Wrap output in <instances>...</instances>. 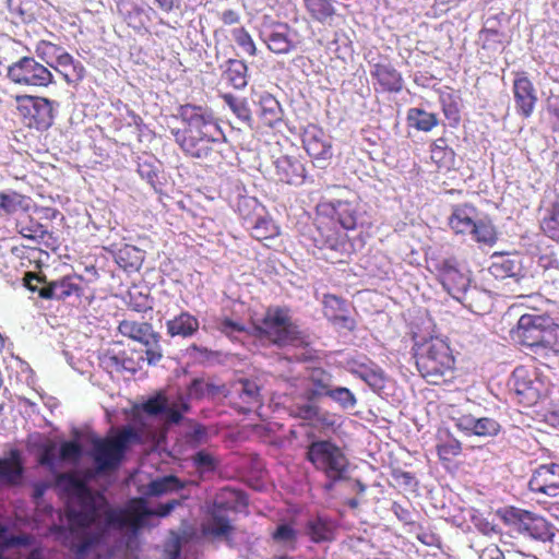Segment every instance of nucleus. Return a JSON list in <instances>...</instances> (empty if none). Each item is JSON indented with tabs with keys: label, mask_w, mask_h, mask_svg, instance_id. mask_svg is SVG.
<instances>
[{
	"label": "nucleus",
	"mask_w": 559,
	"mask_h": 559,
	"mask_svg": "<svg viewBox=\"0 0 559 559\" xmlns=\"http://www.w3.org/2000/svg\"><path fill=\"white\" fill-rule=\"evenodd\" d=\"M254 335L265 338L273 345H298L305 340V335L298 323L294 322L289 309L281 306H271L262 318L253 324Z\"/></svg>",
	"instance_id": "7"
},
{
	"label": "nucleus",
	"mask_w": 559,
	"mask_h": 559,
	"mask_svg": "<svg viewBox=\"0 0 559 559\" xmlns=\"http://www.w3.org/2000/svg\"><path fill=\"white\" fill-rule=\"evenodd\" d=\"M225 495H229L230 497H235L236 491L230 489L223 490V493L219 498H217L210 511V520L206 525H203L204 534H210L211 536L222 537V536H230L234 533L235 527L231 525L228 516L225 514V511L230 510L231 503L225 502L223 497Z\"/></svg>",
	"instance_id": "22"
},
{
	"label": "nucleus",
	"mask_w": 559,
	"mask_h": 559,
	"mask_svg": "<svg viewBox=\"0 0 559 559\" xmlns=\"http://www.w3.org/2000/svg\"><path fill=\"white\" fill-rule=\"evenodd\" d=\"M520 265L514 258L509 254H497L489 266V272L496 278L515 277V281L520 282L522 277H519Z\"/></svg>",
	"instance_id": "36"
},
{
	"label": "nucleus",
	"mask_w": 559,
	"mask_h": 559,
	"mask_svg": "<svg viewBox=\"0 0 559 559\" xmlns=\"http://www.w3.org/2000/svg\"><path fill=\"white\" fill-rule=\"evenodd\" d=\"M304 148L314 162H329L333 156V144L324 129L314 122L304 128L301 135Z\"/></svg>",
	"instance_id": "18"
},
{
	"label": "nucleus",
	"mask_w": 559,
	"mask_h": 559,
	"mask_svg": "<svg viewBox=\"0 0 559 559\" xmlns=\"http://www.w3.org/2000/svg\"><path fill=\"white\" fill-rule=\"evenodd\" d=\"M455 357L449 342L430 337L415 347V364L421 377L432 384L453 378Z\"/></svg>",
	"instance_id": "4"
},
{
	"label": "nucleus",
	"mask_w": 559,
	"mask_h": 559,
	"mask_svg": "<svg viewBox=\"0 0 559 559\" xmlns=\"http://www.w3.org/2000/svg\"><path fill=\"white\" fill-rule=\"evenodd\" d=\"M198 330H200V321L189 310H182L166 322V332L170 336L189 338V336L195 335Z\"/></svg>",
	"instance_id": "27"
},
{
	"label": "nucleus",
	"mask_w": 559,
	"mask_h": 559,
	"mask_svg": "<svg viewBox=\"0 0 559 559\" xmlns=\"http://www.w3.org/2000/svg\"><path fill=\"white\" fill-rule=\"evenodd\" d=\"M105 524L115 530L127 527L134 536H138L143 527L148 526L150 508L145 498H131L124 507L118 509H106L104 512Z\"/></svg>",
	"instance_id": "11"
},
{
	"label": "nucleus",
	"mask_w": 559,
	"mask_h": 559,
	"mask_svg": "<svg viewBox=\"0 0 559 559\" xmlns=\"http://www.w3.org/2000/svg\"><path fill=\"white\" fill-rule=\"evenodd\" d=\"M370 78L376 93H400L404 79L391 61H376L370 67Z\"/></svg>",
	"instance_id": "21"
},
{
	"label": "nucleus",
	"mask_w": 559,
	"mask_h": 559,
	"mask_svg": "<svg viewBox=\"0 0 559 559\" xmlns=\"http://www.w3.org/2000/svg\"><path fill=\"white\" fill-rule=\"evenodd\" d=\"M278 235H281L280 226L261 203V210H257L254 224L251 227V236L258 241H263V239H273Z\"/></svg>",
	"instance_id": "31"
},
{
	"label": "nucleus",
	"mask_w": 559,
	"mask_h": 559,
	"mask_svg": "<svg viewBox=\"0 0 559 559\" xmlns=\"http://www.w3.org/2000/svg\"><path fill=\"white\" fill-rule=\"evenodd\" d=\"M234 403L243 412L251 411L253 405L260 403V389L258 384L251 380L239 381L235 390Z\"/></svg>",
	"instance_id": "33"
},
{
	"label": "nucleus",
	"mask_w": 559,
	"mask_h": 559,
	"mask_svg": "<svg viewBox=\"0 0 559 559\" xmlns=\"http://www.w3.org/2000/svg\"><path fill=\"white\" fill-rule=\"evenodd\" d=\"M440 104L447 119L453 120V122H460L461 111L454 93H441Z\"/></svg>",
	"instance_id": "56"
},
{
	"label": "nucleus",
	"mask_w": 559,
	"mask_h": 559,
	"mask_svg": "<svg viewBox=\"0 0 559 559\" xmlns=\"http://www.w3.org/2000/svg\"><path fill=\"white\" fill-rule=\"evenodd\" d=\"M145 355L148 365H156L163 357V348L160 346V334L153 330L152 323H148V331L144 341Z\"/></svg>",
	"instance_id": "45"
},
{
	"label": "nucleus",
	"mask_w": 559,
	"mask_h": 559,
	"mask_svg": "<svg viewBox=\"0 0 559 559\" xmlns=\"http://www.w3.org/2000/svg\"><path fill=\"white\" fill-rule=\"evenodd\" d=\"M12 253L19 258L20 264L23 265V267H31L33 264L35 267H39L41 251L38 250V248L15 247L12 249Z\"/></svg>",
	"instance_id": "54"
},
{
	"label": "nucleus",
	"mask_w": 559,
	"mask_h": 559,
	"mask_svg": "<svg viewBox=\"0 0 559 559\" xmlns=\"http://www.w3.org/2000/svg\"><path fill=\"white\" fill-rule=\"evenodd\" d=\"M407 121L415 129L429 132V130L438 126L439 117L436 112L425 111L423 108H411L407 110Z\"/></svg>",
	"instance_id": "42"
},
{
	"label": "nucleus",
	"mask_w": 559,
	"mask_h": 559,
	"mask_svg": "<svg viewBox=\"0 0 559 559\" xmlns=\"http://www.w3.org/2000/svg\"><path fill=\"white\" fill-rule=\"evenodd\" d=\"M25 197L22 193L11 192L4 193L0 192V216H8V214H13L19 207L22 206Z\"/></svg>",
	"instance_id": "52"
},
{
	"label": "nucleus",
	"mask_w": 559,
	"mask_h": 559,
	"mask_svg": "<svg viewBox=\"0 0 559 559\" xmlns=\"http://www.w3.org/2000/svg\"><path fill=\"white\" fill-rule=\"evenodd\" d=\"M257 115L262 126L275 127L283 120V108L271 93H262L259 96Z\"/></svg>",
	"instance_id": "29"
},
{
	"label": "nucleus",
	"mask_w": 559,
	"mask_h": 559,
	"mask_svg": "<svg viewBox=\"0 0 559 559\" xmlns=\"http://www.w3.org/2000/svg\"><path fill=\"white\" fill-rule=\"evenodd\" d=\"M491 306V297L487 290L478 286H472V281L466 288V298L464 307L474 311L475 313H485Z\"/></svg>",
	"instance_id": "38"
},
{
	"label": "nucleus",
	"mask_w": 559,
	"mask_h": 559,
	"mask_svg": "<svg viewBox=\"0 0 559 559\" xmlns=\"http://www.w3.org/2000/svg\"><path fill=\"white\" fill-rule=\"evenodd\" d=\"M330 397L344 409H348V407H354L357 404V397L354 395L353 391L346 386H333L331 384Z\"/></svg>",
	"instance_id": "57"
},
{
	"label": "nucleus",
	"mask_w": 559,
	"mask_h": 559,
	"mask_svg": "<svg viewBox=\"0 0 559 559\" xmlns=\"http://www.w3.org/2000/svg\"><path fill=\"white\" fill-rule=\"evenodd\" d=\"M277 180L289 185H300L306 179V166L298 157L281 156L275 162Z\"/></svg>",
	"instance_id": "25"
},
{
	"label": "nucleus",
	"mask_w": 559,
	"mask_h": 559,
	"mask_svg": "<svg viewBox=\"0 0 559 559\" xmlns=\"http://www.w3.org/2000/svg\"><path fill=\"white\" fill-rule=\"evenodd\" d=\"M182 488H185V483L176 477V475H165L162 478H155V480L148 484V492L155 497H159V495L168 491L182 490Z\"/></svg>",
	"instance_id": "44"
},
{
	"label": "nucleus",
	"mask_w": 559,
	"mask_h": 559,
	"mask_svg": "<svg viewBox=\"0 0 559 559\" xmlns=\"http://www.w3.org/2000/svg\"><path fill=\"white\" fill-rule=\"evenodd\" d=\"M82 456V447L78 441H64L59 449L61 460H79Z\"/></svg>",
	"instance_id": "61"
},
{
	"label": "nucleus",
	"mask_w": 559,
	"mask_h": 559,
	"mask_svg": "<svg viewBox=\"0 0 559 559\" xmlns=\"http://www.w3.org/2000/svg\"><path fill=\"white\" fill-rule=\"evenodd\" d=\"M67 83H79L85 76L86 70L82 61L75 60L73 55L67 52L63 47L59 48L57 66L53 67Z\"/></svg>",
	"instance_id": "28"
},
{
	"label": "nucleus",
	"mask_w": 559,
	"mask_h": 559,
	"mask_svg": "<svg viewBox=\"0 0 559 559\" xmlns=\"http://www.w3.org/2000/svg\"><path fill=\"white\" fill-rule=\"evenodd\" d=\"M455 427L466 436H476V416L464 413L453 418Z\"/></svg>",
	"instance_id": "60"
},
{
	"label": "nucleus",
	"mask_w": 559,
	"mask_h": 559,
	"mask_svg": "<svg viewBox=\"0 0 559 559\" xmlns=\"http://www.w3.org/2000/svg\"><path fill=\"white\" fill-rule=\"evenodd\" d=\"M258 210H261V202L255 197L239 195L236 203V212L247 228L250 229L255 223Z\"/></svg>",
	"instance_id": "39"
},
{
	"label": "nucleus",
	"mask_w": 559,
	"mask_h": 559,
	"mask_svg": "<svg viewBox=\"0 0 559 559\" xmlns=\"http://www.w3.org/2000/svg\"><path fill=\"white\" fill-rule=\"evenodd\" d=\"M7 526L0 525V546H28L32 538L29 535H7Z\"/></svg>",
	"instance_id": "59"
},
{
	"label": "nucleus",
	"mask_w": 559,
	"mask_h": 559,
	"mask_svg": "<svg viewBox=\"0 0 559 559\" xmlns=\"http://www.w3.org/2000/svg\"><path fill=\"white\" fill-rule=\"evenodd\" d=\"M24 475V462L19 449H12L9 457L0 459V480L8 485L20 484Z\"/></svg>",
	"instance_id": "30"
},
{
	"label": "nucleus",
	"mask_w": 559,
	"mask_h": 559,
	"mask_svg": "<svg viewBox=\"0 0 559 559\" xmlns=\"http://www.w3.org/2000/svg\"><path fill=\"white\" fill-rule=\"evenodd\" d=\"M512 92L515 112L523 119H527L536 109L538 93L526 72L514 73Z\"/></svg>",
	"instance_id": "17"
},
{
	"label": "nucleus",
	"mask_w": 559,
	"mask_h": 559,
	"mask_svg": "<svg viewBox=\"0 0 559 559\" xmlns=\"http://www.w3.org/2000/svg\"><path fill=\"white\" fill-rule=\"evenodd\" d=\"M233 39L237 43V45L246 51V53L250 56H254L258 53V47L247 28L245 27H235L230 32Z\"/></svg>",
	"instance_id": "53"
},
{
	"label": "nucleus",
	"mask_w": 559,
	"mask_h": 559,
	"mask_svg": "<svg viewBox=\"0 0 559 559\" xmlns=\"http://www.w3.org/2000/svg\"><path fill=\"white\" fill-rule=\"evenodd\" d=\"M501 430V425L497 419L487 418H476L475 424V436L479 437H493L497 436Z\"/></svg>",
	"instance_id": "58"
},
{
	"label": "nucleus",
	"mask_w": 559,
	"mask_h": 559,
	"mask_svg": "<svg viewBox=\"0 0 559 559\" xmlns=\"http://www.w3.org/2000/svg\"><path fill=\"white\" fill-rule=\"evenodd\" d=\"M332 382L333 374L330 371L324 370V368H312L305 379L306 385L301 392V397H304L306 403L297 404L293 409L294 415L306 420L318 419L320 408L313 402L322 396L331 397Z\"/></svg>",
	"instance_id": "10"
},
{
	"label": "nucleus",
	"mask_w": 559,
	"mask_h": 559,
	"mask_svg": "<svg viewBox=\"0 0 559 559\" xmlns=\"http://www.w3.org/2000/svg\"><path fill=\"white\" fill-rule=\"evenodd\" d=\"M512 338L537 355L559 352V323L549 316L523 314L511 331Z\"/></svg>",
	"instance_id": "5"
},
{
	"label": "nucleus",
	"mask_w": 559,
	"mask_h": 559,
	"mask_svg": "<svg viewBox=\"0 0 559 559\" xmlns=\"http://www.w3.org/2000/svg\"><path fill=\"white\" fill-rule=\"evenodd\" d=\"M322 306L324 317L334 326L347 330L348 332L356 330L357 321L350 314L346 299L337 296V294H323Z\"/></svg>",
	"instance_id": "19"
},
{
	"label": "nucleus",
	"mask_w": 559,
	"mask_h": 559,
	"mask_svg": "<svg viewBox=\"0 0 559 559\" xmlns=\"http://www.w3.org/2000/svg\"><path fill=\"white\" fill-rule=\"evenodd\" d=\"M115 260L117 264H119L120 267L126 269V271L138 269L140 264L139 250L135 247H131V245H126L117 251Z\"/></svg>",
	"instance_id": "49"
},
{
	"label": "nucleus",
	"mask_w": 559,
	"mask_h": 559,
	"mask_svg": "<svg viewBox=\"0 0 559 559\" xmlns=\"http://www.w3.org/2000/svg\"><path fill=\"white\" fill-rule=\"evenodd\" d=\"M479 39L484 49L498 51V49L503 48L506 34L503 31H499V28L484 27L479 32Z\"/></svg>",
	"instance_id": "47"
},
{
	"label": "nucleus",
	"mask_w": 559,
	"mask_h": 559,
	"mask_svg": "<svg viewBox=\"0 0 559 559\" xmlns=\"http://www.w3.org/2000/svg\"><path fill=\"white\" fill-rule=\"evenodd\" d=\"M222 98L238 119L246 123L252 122V110L247 98H238V96L231 95V93H224Z\"/></svg>",
	"instance_id": "43"
},
{
	"label": "nucleus",
	"mask_w": 559,
	"mask_h": 559,
	"mask_svg": "<svg viewBox=\"0 0 559 559\" xmlns=\"http://www.w3.org/2000/svg\"><path fill=\"white\" fill-rule=\"evenodd\" d=\"M193 463L201 469H215L217 468V461L214 455L206 451H199L193 456Z\"/></svg>",
	"instance_id": "63"
},
{
	"label": "nucleus",
	"mask_w": 559,
	"mask_h": 559,
	"mask_svg": "<svg viewBox=\"0 0 559 559\" xmlns=\"http://www.w3.org/2000/svg\"><path fill=\"white\" fill-rule=\"evenodd\" d=\"M501 519L504 523L513 526L518 533L526 534L533 539L550 540L554 537L551 523L528 510L507 507L501 511Z\"/></svg>",
	"instance_id": "14"
},
{
	"label": "nucleus",
	"mask_w": 559,
	"mask_h": 559,
	"mask_svg": "<svg viewBox=\"0 0 559 559\" xmlns=\"http://www.w3.org/2000/svg\"><path fill=\"white\" fill-rule=\"evenodd\" d=\"M306 459L314 468L323 472L333 488L336 481L346 478L349 469V459L343 449L333 441H313L307 447Z\"/></svg>",
	"instance_id": "9"
},
{
	"label": "nucleus",
	"mask_w": 559,
	"mask_h": 559,
	"mask_svg": "<svg viewBox=\"0 0 559 559\" xmlns=\"http://www.w3.org/2000/svg\"><path fill=\"white\" fill-rule=\"evenodd\" d=\"M142 429L126 425L111 429L105 438L94 439L92 456L98 472L118 468L130 447L142 443Z\"/></svg>",
	"instance_id": "6"
},
{
	"label": "nucleus",
	"mask_w": 559,
	"mask_h": 559,
	"mask_svg": "<svg viewBox=\"0 0 559 559\" xmlns=\"http://www.w3.org/2000/svg\"><path fill=\"white\" fill-rule=\"evenodd\" d=\"M440 282L453 298L465 305L469 276L459 270L455 260H443L438 265Z\"/></svg>",
	"instance_id": "20"
},
{
	"label": "nucleus",
	"mask_w": 559,
	"mask_h": 559,
	"mask_svg": "<svg viewBox=\"0 0 559 559\" xmlns=\"http://www.w3.org/2000/svg\"><path fill=\"white\" fill-rule=\"evenodd\" d=\"M58 481L59 484L67 481V489L78 506L76 509L68 507L66 510L69 532L78 533L79 530L93 526L98 520L103 507L107 504L106 497L102 493H94L82 478L75 477L73 474H61L58 476Z\"/></svg>",
	"instance_id": "3"
},
{
	"label": "nucleus",
	"mask_w": 559,
	"mask_h": 559,
	"mask_svg": "<svg viewBox=\"0 0 559 559\" xmlns=\"http://www.w3.org/2000/svg\"><path fill=\"white\" fill-rule=\"evenodd\" d=\"M16 229L22 236L28 237V239H38V237H44L47 233L43 223L33 221L32 216L21 218L16 223Z\"/></svg>",
	"instance_id": "50"
},
{
	"label": "nucleus",
	"mask_w": 559,
	"mask_h": 559,
	"mask_svg": "<svg viewBox=\"0 0 559 559\" xmlns=\"http://www.w3.org/2000/svg\"><path fill=\"white\" fill-rule=\"evenodd\" d=\"M167 397L158 393L155 396H151L146 400V402L141 404H135L132 407L134 416L139 414L140 411H143L148 416H158V414H164L166 409Z\"/></svg>",
	"instance_id": "48"
},
{
	"label": "nucleus",
	"mask_w": 559,
	"mask_h": 559,
	"mask_svg": "<svg viewBox=\"0 0 559 559\" xmlns=\"http://www.w3.org/2000/svg\"><path fill=\"white\" fill-rule=\"evenodd\" d=\"M511 386L515 392L519 403L534 405L545 392V383L537 377L536 371L520 365L515 367L511 374Z\"/></svg>",
	"instance_id": "16"
},
{
	"label": "nucleus",
	"mask_w": 559,
	"mask_h": 559,
	"mask_svg": "<svg viewBox=\"0 0 559 559\" xmlns=\"http://www.w3.org/2000/svg\"><path fill=\"white\" fill-rule=\"evenodd\" d=\"M304 7L310 19L320 23H331L337 13L333 0H304Z\"/></svg>",
	"instance_id": "35"
},
{
	"label": "nucleus",
	"mask_w": 559,
	"mask_h": 559,
	"mask_svg": "<svg viewBox=\"0 0 559 559\" xmlns=\"http://www.w3.org/2000/svg\"><path fill=\"white\" fill-rule=\"evenodd\" d=\"M335 525L325 516H316L308 520L306 524V534L312 543H326L335 539Z\"/></svg>",
	"instance_id": "32"
},
{
	"label": "nucleus",
	"mask_w": 559,
	"mask_h": 559,
	"mask_svg": "<svg viewBox=\"0 0 559 559\" xmlns=\"http://www.w3.org/2000/svg\"><path fill=\"white\" fill-rule=\"evenodd\" d=\"M248 70L246 61L229 59L226 61V68L222 72V78L236 90H242L248 84Z\"/></svg>",
	"instance_id": "34"
},
{
	"label": "nucleus",
	"mask_w": 559,
	"mask_h": 559,
	"mask_svg": "<svg viewBox=\"0 0 559 559\" xmlns=\"http://www.w3.org/2000/svg\"><path fill=\"white\" fill-rule=\"evenodd\" d=\"M5 76L19 86L47 87L53 83V73L35 57L24 55L8 67Z\"/></svg>",
	"instance_id": "12"
},
{
	"label": "nucleus",
	"mask_w": 559,
	"mask_h": 559,
	"mask_svg": "<svg viewBox=\"0 0 559 559\" xmlns=\"http://www.w3.org/2000/svg\"><path fill=\"white\" fill-rule=\"evenodd\" d=\"M83 276L68 274L67 276L59 277V280L49 281L45 286H41L39 297L55 298L56 300H67L69 297H76L81 301L84 298L87 304H91L95 298V294H86Z\"/></svg>",
	"instance_id": "15"
},
{
	"label": "nucleus",
	"mask_w": 559,
	"mask_h": 559,
	"mask_svg": "<svg viewBox=\"0 0 559 559\" xmlns=\"http://www.w3.org/2000/svg\"><path fill=\"white\" fill-rule=\"evenodd\" d=\"M542 229L545 235L552 239H559V202H554L548 210L542 222Z\"/></svg>",
	"instance_id": "51"
},
{
	"label": "nucleus",
	"mask_w": 559,
	"mask_h": 559,
	"mask_svg": "<svg viewBox=\"0 0 559 559\" xmlns=\"http://www.w3.org/2000/svg\"><path fill=\"white\" fill-rule=\"evenodd\" d=\"M290 32V26L285 22H274L262 29L261 38L273 53L286 55L296 48Z\"/></svg>",
	"instance_id": "23"
},
{
	"label": "nucleus",
	"mask_w": 559,
	"mask_h": 559,
	"mask_svg": "<svg viewBox=\"0 0 559 559\" xmlns=\"http://www.w3.org/2000/svg\"><path fill=\"white\" fill-rule=\"evenodd\" d=\"M316 229L312 234L317 248L330 249L343 255L356 251L349 236L360 222V205L356 200H324L317 206Z\"/></svg>",
	"instance_id": "1"
},
{
	"label": "nucleus",
	"mask_w": 559,
	"mask_h": 559,
	"mask_svg": "<svg viewBox=\"0 0 559 559\" xmlns=\"http://www.w3.org/2000/svg\"><path fill=\"white\" fill-rule=\"evenodd\" d=\"M430 159L439 168L450 170L455 160L454 148L450 147L444 138H438L430 145Z\"/></svg>",
	"instance_id": "37"
},
{
	"label": "nucleus",
	"mask_w": 559,
	"mask_h": 559,
	"mask_svg": "<svg viewBox=\"0 0 559 559\" xmlns=\"http://www.w3.org/2000/svg\"><path fill=\"white\" fill-rule=\"evenodd\" d=\"M35 52L40 60H44L50 64V67H53L51 60L55 58L56 64H58L60 46H58V44H53V41L44 40V38H41V40H38L35 44Z\"/></svg>",
	"instance_id": "55"
},
{
	"label": "nucleus",
	"mask_w": 559,
	"mask_h": 559,
	"mask_svg": "<svg viewBox=\"0 0 559 559\" xmlns=\"http://www.w3.org/2000/svg\"><path fill=\"white\" fill-rule=\"evenodd\" d=\"M547 111L550 115L552 130H559V96L548 99Z\"/></svg>",
	"instance_id": "64"
},
{
	"label": "nucleus",
	"mask_w": 559,
	"mask_h": 559,
	"mask_svg": "<svg viewBox=\"0 0 559 559\" xmlns=\"http://www.w3.org/2000/svg\"><path fill=\"white\" fill-rule=\"evenodd\" d=\"M177 115L183 128L171 129L179 147L191 157L209 158L212 156L218 142L212 130L215 129V116L209 106L180 105Z\"/></svg>",
	"instance_id": "2"
},
{
	"label": "nucleus",
	"mask_w": 559,
	"mask_h": 559,
	"mask_svg": "<svg viewBox=\"0 0 559 559\" xmlns=\"http://www.w3.org/2000/svg\"><path fill=\"white\" fill-rule=\"evenodd\" d=\"M462 450V442L454 438V436H438L437 453L441 462H453L456 456L461 455Z\"/></svg>",
	"instance_id": "41"
},
{
	"label": "nucleus",
	"mask_w": 559,
	"mask_h": 559,
	"mask_svg": "<svg viewBox=\"0 0 559 559\" xmlns=\"http://www.w3.org/2000/svg\"><path fill=\"white\" fill-rule=\"evenodd\" d=\"M16 110L28 129L47 130L53 123V102L45 96L16 95Z\"/></svg>",
	"instance_id": "13"
},
{
	"label": "nucleus",
	"mask_w": 559,
	"mask_h": 559,
	"mask_svg": "<svg viewBox=\"0 0 559 559\" xmlns=\"http://www.w3.org/2000/svg\"><path fill=\"white\" fill-rule=\"evenodd\" d=\"M348 370L366 381L372 389H381L384 385L385 377L383 370L370 358H352L348 361Z\"/></svg>",
	"instance_id": "26"
},
{
	"label": "nucleus",
	"mask_w": 559,
	"mask_h": 559,
	"mask_svg": "<svg viewBox=\"0 0 559 559\" xmlns=\"http://www.w3.org/2000/svg\"><path fill=\"white\" fill-rule=\"evenodd\" d=\"M150 322H138V321H129V319H124L119 322L118 331L123 336H128V338L135 340L136 342L145 345L146 333L148 331Z\"/></svg>",
	"instance_id": "46"
},
{
	"label": "nucleus",
	"mask_w": 559,
	"mask_h": 559,
	"mask_svg": "<svg viewBox=\"0 0 559 559\" xmlns=\"http://www.w3.org/2000/svg\"><path fill=\"white\" fill-rule=\"evenodd\" d=\"M271 538L278 546L294 550L298 544V530H296L294 523H278L271 532Z\"/></svg>",
	"instance_id": "40"
},
{
	"label": "nucleus",
	"mask_w": 559,
	"mask_h": 559,
	"mask_svg": "<svg viewBox=\"0 0 559 559\" xmlns=\"http://www.w3.org/2000/svg\"><path fill=\"white\" fill-rule=\"evenodd\" d=\"M449 226L456 235H471L479 245L492 246L498 239L497 229L489 216H480L473 203H457L452 206Z\"/></svg>",
	"instance_id": "8"
},
{
	"label": "nucleus",
	"mask_w": 559,
	"mask_h": 559,
	"mask_svg": "<svg viewBox=\"0 0 559 559\" xmlns=\"http://www.w3.org/2000/svg\"><path fill=\"white\" fill-rule=\"evenodd\" d=\"M391 510L396 515L397 520L402 521V523L409 524L411 526L416 524V520H414V511L411 506H403V503L393 502Z\"/></svg>",
	"instance_id": "62"
},
{
	"label": "nucleus",
	"mask_w": 559,
	"mask_h": 559,
	"mask_svg": "<svg viewBox=\"0 0 559 559\" xmlns=\"http://www.w3.org/2000/svg\"><path fill=\"white\" fill-rule=\"evenodd\" d=\"M532 491L542 492L548 497H558L559 495V464L539 465L533 472L528 481Z\"/></svg>",
	"instance_id": "24"
}]
</instances>
